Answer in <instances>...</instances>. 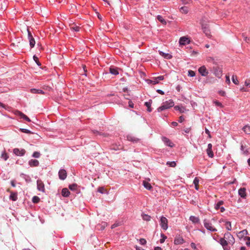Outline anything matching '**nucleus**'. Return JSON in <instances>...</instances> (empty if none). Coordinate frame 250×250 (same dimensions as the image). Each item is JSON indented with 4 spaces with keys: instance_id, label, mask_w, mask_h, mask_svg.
I'll return each instance as SVG.
<instances>
[{
    "instance_id": "c03bdc74",
    "label": "nucleus",
    "mask_w": 250,
    "mask_h": 250,
    "mask_svg": "<svg viewBox=\"0 0 250 250\" xmlns=\"http://www.w3.org/2000/svg\"><path fill=\"white\" fill-rule=\"evenodd\" d=\"M188 76L189 77H194L195 76V72L194 71L189 70L188 71Z\"/></svg>"
},
{
    "instance_id": "cd10ccee",
    "label": "nucleus",
    "mask_w": 250,
    "mask_h": 250,
    "mask_svg": "<svg viewBox=\"0 0 250 250\" xmlns=\"http://www.w3.org/2000/svg\"><path fill=\"white\" fill-rule=\"evenodd\" d=\"M203 32L205 33V34L207 36H210V33L209 31V30L208 29V26H203V28H202Z\"/></svg>"
},
{
    "instance_id": "a211bd4d",
    "label": "nucleus",
    "mask_w": 250,
    "mask_h": 250,
    "mask_svg": "<svg viewBox=\"0 0 250 250\" xmlns=\"http://www.w3.org/2000/svg\"><path fill=\"white\" fill-rule=\"evenodd\" d=\"M220 243L221 245L223 247L225 250H226L225 247L229 244V243H228L227 240L224 237V238H221L220 239Z\"/></svg>"
},
{
    "instance_id": "79ce46f5",
    "label": "nucleus",
    "mask_w": 250,
    "mask_h": 250,
    "mask_svg": "<svg viewBox=\"0 0 250 250\" xmlns=\"http://www.w3.org/2000/svg\"><path fill=\"white\" fill-rule=\"evenodd\" d=\"M77 187V185L76 184H73L70 185L69 186V189L70 190H76Z\"/></svg>"
},
{
    "instance_id": "9b49d317",
    "label": "nucleus",
    "mask_w": 250,
    "mask_h": 250,
    "mask_svg": "<svg viewBox=\"0 0 250 250\" xmlns=\"http://www.w3.org/2000/svg\"><path fill=\"white\" fill-rule=\"evenodd\" d=\"M67 176V173L65 169H61L59 172V178L62 180H64Z\"/></svg>"
},
{
    "instance_id": "c85d7f7f",
    "label": "nucleus",
    "mask_w": 250,
    "mask_h": 250,
    "mask_svg": "<svg viewBox=\"0 0 250 250\" xmlns=\"http://www.w3.org/2000/svg\"><path fill=\"white\" fill-rule=\"evenodd\" d=\"M180 11L182 13L186 14L188 12V8L187 6H183L181 7Z\"/></svg>"
},
{
    "instance_id": "f704fd0d",
    "label": "nucleus",
    "mask_w": 250,
    "mask_h": 250,
    "mask_svg": "<svg viewBox=\"0 0 250 250\" xmlns=\"http://www.w3.org/2000/svg\"><path fill=\"white\" fill-rule=\"evenodd\" d=\"M0 157H1V158L3 159L4 160L6 161L8 159V158H9V156H8V154L5 151H4L1 154Z\"/></svg>"
},
{
    "instance_id": "f257e3e1",
    "label": "nucleus",
    "mask_w": 250,
    "mask_h": 250,
    "mask_svg": "<svg viewBox=\"0 0 250 250\" xmlns=\"http://www.w3.org/2000/svg\"><path fill=\"white\" fill-rule=\"evenodd\" d=\"M174 105V104L173 101L172 100H169L168 101L164 102L162 105L159 108H158L157 110L158 112H161L162 111L173 107Z\"/></svg>"
},
{
    "instance_id": "aec40b11",
    "label": "nucleus",
    "mask_w": 250,
    "mask_h": 250,
    "mask_svg": "<svg viewBox=\"0 0 250 250\" xmlns=\"http://www.w3.org/2000/svg\"><path fill=\"white\" fill-rule=\"evenodd\" d=\"M30 92L33 94H43L44 93L42 90L35 88L31 89Z\"/></svg>"
},
{
    "instance_id": "4468645a",
    "label": "nucleus",
    "mask_w": 250,
    "mask_h": 250,
    "mask_svg": "<svg viewBox=\"0 0 250 250\" xmlns=\"http://www.w3.org/2000/svg\"><path fill=\"white\" fill-rule=\"evenodd\" d=\"M16 114L18 116H20L21 118L24 119L26 121L30 122H31L30 119L25 114L20 111H16Z\"/></svg>"
},
{
    "instance_id": "393cba45",
    "label": "nucleus",
    "mask_w": 250,
    "mask_h": 250,
    "mask_svg": "<svg viewBox=\"0 0 250 250\" xmlns=\"http://www.w3.org/2000/svg\"><path fill=\"white\" fill-rule=\"evenodd\" d=\"M143 185L144 187L148 190H150L152 188V186L150 184L146 181H143Z\"/></svg>"
},
{
    "instance_id": "f03ea898",
    "label": "nucleus",
    "mask_w": 250,
    "mask_h": 250,
    "mask_svg": "<svg viewBox=\"0 0 250 250\" xmlns=\"http://www.w3.org/2000/svg\"><path fill=\"white\" fill-rule=\"evenodd\" d=\"M224 237L227 240L228 243L232 245L235 242L233 236L229 232H227L224 234Z\"/></svg>"
},
{
    "instance_id": "09e8293b",
    "label": "nucleus",
    "mask_w": 250,
    "mask_h": 250,
    "mask_svg": "<svg viewBox=\"0 0 250 250\" xmlns=\"http://www.w3.org/2000/svg\"><path fill=\"white\" fill-rule=\"evenodd\" d=\"M148 83H152V84H156L159 83L158 80H155V78L153 80H148Z\"/></svg>"
},
{
    "instance_id": "dca6fc26",
    "label": "nucleus",
    "mask_w": 250,
    "mask_h": 250,
    "mask_svg": "<svg viewBox=\"0 0 250 250\" xmlns=\"http://www.w3.org/2000/svg\"><path fill=\"white\" fill-rule=\"evenodd\" d=\"M189 41L188 39L185 37H181L179 40V43L181 45H185L187 43H189Z\"/></svg>"
},
{
    "instance_id": "c756f323",
    "label": "nucleus",
    "mask_w": 250,
    "mask_h": 250,
    "mask_svg": "<svg viewBox=\"0 0 250 250\" xmlns=\"http://www.w3.org/2000/svg\"><path fill=\"white\" fill-rule=\"evenodd\" d=\"M17 194L16 193L11 192L10 199L12 201H15L17 200Z\"/></svg>"
},
{
    "instance_id": "ea45409f",
    "label": "nucleus",
    "mask_w": 250,
    "mask_h": 250,
    "mask_svg": "<svg viewBox=\"0 0 250 250\" xmlns=\"http://www.w3.org/2000/svg\"><path fill=\"white\" fill-rule=\"evenodd\" d=\"M167 165H168L169 167H174L176 166V164L175 162H174V161H173V162H167Z\"/></svg>"
},
{
    "instance_id": "f3484780",
    "label": "nucleus",
    "mask_w": 250,
    "mask_h": 250,
    "mask_svg": "<svg viewBox=\"0 0 250 250\" xmlns=\"http://www.w3.org/2000/svg\"><path fill=\"white\" fill-rule=\"evenodd\" d=\"M127 139L129 141H131L133 143H138L140 140L139 139L132 136H127Z\"/></svg>"
},
{
    "instance_id": "4be33fe9",
    "label": "nucleus",
    "mask_w": 250,
    "mask_h": 250,
    "mask_svg": "<svg viewBox=\"0 0 250 250\" xmlns=\"http://www.w3.org/2000/svg\"><path fill=\"white\" fill-rule=\"evenodd\" d=\"M70 194V191L66 188H64L62 190V195L64 197H68Z\"/></svg>"
},
{
    "instance_id": "0eeeda50",
    "label": "nucleus",
    "mask_w": 250,
    "mask_h": 250,
    "mask_svg": "<svg viewBox=\"0 0 250 250\" xmlns=\"http://www.w3.org/2000/svg\"><path fill=\"white\" fill-rule=\"evenodd\" d=\"M37 189L42 192L45 191L44 185L41 180H38L37 181Z\"/></svg>"
},
{
    "instance_id": "338daca9",
    "label": "nucleus",
    "mask_w": 250,
    "mask_h": 250,
    "mask_svg": "<svg viewBox=\"0 0 250 250\" xmlns=\"http://www.w3.org/2000/svg\"><path fill=\"white\" fill-rule=\"evenodd\" d=\"M184 120V118H183V117L182 116H181L179 117V122L182 123Z\"/></svg>"
},
{
    "instance_id": "6e6552de",
    "label": "nucleus",
    "mask_w": 250,
    "mask_h": 250,
    "mask_svg": "<svg viewBox=\"0 0 250 250\" xmlns=\"http://www.w3.org/2000/svg\"><path fill=\"white\" fill-rule=\"evenodd\" d=\"M198 71L203 76H207L208 74V70L204 65L200 67L198 69Z\"/></svg>"
},
{
    "instance_id": "bb28decb",
    "label": "nucleus",
    "mask_w": 250,
    "mask_h": 250,
    "mask_svg": "<svg viewBox=\"0 0 250 250\" xmlns=\"http://www.w3.org/2000/svg\"><path fill=\"white\" fill-rule=\"evenodd\" d=\"M152 101L150 100L149 102H146L145 103V105L147 107V110L148 112H150L152 111V109L151 108Z\"/></svg>"
},
{
    "instance_id": "0e129e2a",
    "label": "nucleus",
    "mask_w": 250,
    "mask_h": 250,
    "mask_svg": "<svg viewBox=\"0 0 250 250\" xmlns=\"http://www.w3.org/2000/svg\"><path fill=\"white\" fill-rule=\"evenodd\" d=\"M190 246L192 249H196V245L194 243H191L190 244Z\"/></svg>"
},
{
    "instance_id": "2f4dec72",
    "label": "nucleus",
    "mask_w": 250,
    "mask_h": 250,
    "mask_svg": "<svg viewBox=\"0 0 250 250\" xmlns=\"http://www.w3.org/2000/svg\"><path fill=\"white\" fill-rule=\"evenodd\" d=\"M243 130L246 133H247L248 134H250V125H245V126L243 127Z\"/></svg>"
},
{
    "instance_id": "7ed1b4c3",
    "label": "nucleus",
    "mask_w": 250,
    "mask_h": 250,
    "mask_svg": "<svg viewBox=\"0 0 250 250\" xmlns=\"http://www.w3.org/2000/svg\"><path fill=\"white\" fill-rule=\"evenodd\" d=\"M168 221L167 219L164 216L161 217L160 219V225L161 228L167 230L168 228Z\"/></svg>"
},
{
    "instance_id": "412c9836",
    "label": "nucleus",
    "mask_w": 250,
    "mask_h": 250,
    "mask_svg": "<svg viewBox=\"0 0 250 250\" xmlns=\"http://www.w3.org/2000/svg\"><path fill=\"white\" fill-rule=\"evenodd\" d=\"M159 53L161 56H162L163 57H164L165 58H166L167 59H170L172 57V55H170V54L165 53L162 51H160Z\"/></svg>"
},
{
    "instance_id": "4d7b16f0",
    "label": "nucleus",
    "mask_w": 250,
    "mask_h": 250,
    "mask_svg": "<svg viewBox=\"0 0 250 250\" xmlns=\"http://www.w3.org/2000/svg\"><path fill=\"white\" fill-rule=\"evenodd\" d=\"M226 82L227 83H228V84H230V81L229 75H226Z\"/></svg>"
},
{
    "instance_id": "e433bc0d",
    "label": "nucleus",
    "mask_w": 250,
    "mask_h": 250,
    "mask_svg": "<svg viewBox=\"0 0 250 250\" xmlns=\"http://www.w3.org/2000/svg\"><path fill=\"white\" fill-rule=\"evenodd\" d=\"M174 108L177 110H179L181 113H183L185 110V108L184 107H180L177 105L174 106Z\"/></svg>"
},
{
    "instance_id": "4c0bfd02",
    "label": "nucleus",
    "mask_w": 250,
    "mask_h": 250,
    "mask_svg": "<svg viewBox=\"0 0 250 250\" xmlns=\"http://www.w3.org/2000/svg\"><path fill=\"white\" fill-rule=\"evenodd\" d=\"M225 226H226V228L228 230H230L231 229V223L229 221H227L226 222V224H225Z\"/></svg>"
},
{
    "instance_id": "13d9d810",
    "label": "nucleus",
    "mask_w": 250,
    "mask_h": 250,
    "mask_svg": "<svg viewBox=\"0 0 250 250\" xmlns=\"http://www.w3.org/2000/svg\"><path fill=\"white\" fill-rule=\"evenodd\" d=\"M242 36L243 37L244 39V40L246 42H248L249 41H250V39L248 38L247 37H246L245 35V34H242Z\"/></svg>"
},
{
    "instance_id": "b1692460",
    "label": "nucleus",
    "mask_w": 250,
    "mask_h": 250,
    "mask_svg": "<svg viewBox=\"0 0 250 250\" xmlns=\"http://www.w3.org/2000/svg\"><path fill=\"white\" fill-rule=\"evenodd\" d=\"M189 220L194 224H196L199 222V219L198 217H197L194 216H191L189 217Z\"/></svg>"
},
{
    "instance_id": "de8ad7c7",
    "label": "nucleus",
    "mask_w": 250,
    "mask_h": 250,
    "mask_svg": "<svg viewBox=\"0 0 250 250\" xmlns=\"http://www.w3.org/2000/svg\"><path fill=\"white\" fill-rule=\"evenodd\" d=\"M33 59H34V60L37 63V64L39 65V66H40L41 65V63L39 62V59H38V58L35 55H34L33 56Z\"/></svg>"
},
{
    "instance_id": "5fc2aeb1",
    "label": "nucleus",
    "mask_w": 250,
    "mask_h": 250,
    "mask_svg": "<svg viewBox=\"0 0 250 250\" xmlns=\"http://www.w3.org/2000/svg\"><path fill=\"white\" fill-rule=\"evenodd\" d=\"M164 79V76H160L159 77L155 78V80H158V82H159V81H162V80H163Z\"/></svg>"
},
{
    "instance_id": "e2e57ef3",
    "label": "nucleus",
    "mask_w": 250,
    "mask_h": 250,
    "mask_svg": "<svg viewBox=\"0 0 250 250\" xmlns=\"http://www.w3.org/2000/svg\"><path fill=\"white\" fill-rule=\"evenodd\" d=\"M129 106L131 108H133L134 107V104L131 101H129L128 102Z\"/></svg>"
},
{
    "instance_id": "bf43d9fd",
    "label": "nucleus",
    "mask_w": 250,
    "mask_h": 250,
    "mask_svg": "<svg viewBox=\"0 0 250 250\" xmlns=\"http://www.w3.org/2000/svg\"><path fill=\"white\" fill-rule=\"evenodd\" d=\"M245 84L246 86H248L250 85V79H247L245 82Z\"/></svg>"
},
{
    "instance_id": "c9c22d12",
    "label": "nucleus",
    "mask_w": 250,
    "mask_h": 250,
    "mask_svg": "<svg viewBox=\"0 0 250 250\" xmlns=\"http://www.w3.org/2000/svg\"><path fill=\"white\" fill-rule=\"evenodd\" d=\"M224 204V202L223 201H219L215 206V208L216 210L219 209L221 207L220 206Z\"/></svg>"
},
{
    "instance_id": "39448f33",
    "label": "nucleus",
    "mask_w": 250,
    "mask_h": 250,
    "mask_svg": "<svg viewBox=\"0 0 250 250\" xmlns=\"http://www.w3.org/2000/svg\"><path fill=\"white\" fill-rule=\"evenodd\" d=\"M214 74L218 78H220L222 76V68L219 66H215L213 67Z\"/></svg>"
},
{
    "instance_id": "49530a36",
    "label": "nucleus",
    "mask_w": 250,
    "mask_h": 250,
    "mask_svg": "<svg viewBox=\"0 0 250 250\" xmlns=\"http://www.w3.org/2000/svg\"><path fill=\"white\" fill-rule=\"evenodd\" d=\"M20 130L22 132H23V133H27V134H31L32 133L31 132V131H30V130H28V129H24V128H21L20 129Z\"/></svg>"
},
{
    "instance_id": "864d4df0",
    "label": "nucleus",
    "mask_w": 250,
    "mask_h": 250,
    "mask_svg": "<svg viewBox=\"0 0 250 250\" xmlns=\"http://www.w3.org/2000/svg\"><path fill=\"white\" fill-rule=\"evenodd\" d=\"M98 192H99L101 193H104V191H105V190L104 189V188L100 187L98 188Z\"/></svg>"
},
{
    "instance_id": "58836bf2",
    "label": "nucleus",
    "mask_w": 250,
    "mask_h": 250,
    "mask_svg": "<svg viewBox=\"0 0 250 250\" xmlns=\"http://www.w3.org/2000/svg\"><path fill=\"white\" fill-rule=\"evenodd\" d=\"M232 81L233 82V83H235V84H239V82L237 80V78L236 77V76H234V75H233L232 77Z\"/></svg>"
},
{
    "instance_id": "9d476101",
    "label": "nucleus",
    "mask_w": 250,
    "mask_h": 250,
    "mask_svg": "<svg viewBox=\"0 0 250 250\" xmlns=\"http://www.w3.org/2000/svg\"><path fill=\"white\" fill-rule=\"evenodd\" d=\"M13 152L17 156H23L25 153V150L24 149H19L16 148L13 149Z\"/></svg>"
},
{
    "instance_id": "052dcab7",
    "label": "nucleus",
    "mask_w": 250,
    "mask_h": 250,
    "mask_svg": "<svg viewBox=\"0 0 250 250\" xmlns=\"http://www.w3.org/2000/svg\"><path fill=\"white\" fill-rule=\"evenodd\" d=\"M214 103L217 106H220V107H223L222 104L221 103H220L219 102H218V101H215Z\"/></svg>"
},
{
    "instance_id": "680f3d73",
    "label": "nucleus",
    "mask_w": 250,
    "mask_h": 250,
    "mask_svg": "<svg viewBox=\"0 0 250 250\" xmlns=\"http://www.w3.org/2000/svg\"><path fill=\"white\" fill-rule=\"evenodd\" d=\"M241 150L244 151V154H246L248 152V150H244V146L243 145L241 146Z\"/></svg>"
},
{
    "instance_id": "8fccbe9b",
    "label": "nucleus",
    "mask_w": 250,
    "mask_h": 250,
    "mask_svg": "<svg viewBox=\"0 0 250 250\" xmlns=\"http://www.w3.org/2000/svg\"><path fill=\"white\" fill-rule=\"evenodd\" d=\"M140 243L141 245H145L146 243V241L145 239L141 238L139 240Z\"/></svg>"
},
{
    "instance_id": "3c124183",
    "label": "nucleus",
    "mask_w": 250,
    "mask_h": 250,
    "mask_svg": "<svg viewBox=\"0 0 250 250\" xmlns=\"http://www.w3.org/2000/svg\"><path fill=\"white\" fill-rule=\"evenodd\" d=\"M40 156V153L38 152H34L33 154V157L35 158H39Z\"/></svg>"
},
{
    "instance_id": "6e6d98bb",
    "label": "nucleus",
    "mask_w": 250,
    "mask_h": 250,
    "mask_svg": "<svg viewBox=\"0 0 250 250\" xmlns=\"http://www.w3.org/2000/svg\"><path fill=\"white\" fill-rule=\"evenodd\" d=\"M245 239L247 240V241L246 242V245L248 246H250V237H246Z\"/></svg>"
},
{
    "instance_id": "473e14b6",
    "label": "nucleus",
    "mask_w": 250,
    "mask_h": 250,
    "mask_svg": "<svg viewBox=\"0 0 250 250\" xmlns=\"http://www.w3.org/2000/svg\"><path fill=\"white\" fill-rule=\"evenodd\" d=\"M199 179L197 178H195L193 180V184L195 185V188L196 190L199 189Z\"/></svg>"
},
{
    "instance_id": "69168bd1",
    "label": "nucleus",
    "mask_w": 250,
    "mask_h": 250,
    "mask_svg": "<svg viewBox=\"0 0 250 250\" xmlns=\"http://www.w3.org/2000/svg\"><path fill=\"white\" fill-rule=\"evenodd\" d=\"M157 92L158 93L160 94H162V95H164V91H163L162 90H160V89H158V90H157Z\"/></svg>"
},
{
    "instance_id": "7c9ffc66",
    "label": "nucleus",
    "mask_w": 250,
    "mask_h": 250,
    "mask_svg": "<svg viewBox=\"0 0 250 250\" xmlns=\"http://www.w3.org/2000/svg\"><path fill=\"white\" fill-rule=\"evenodd\" d=\"M158 20L160 21L163 24L166 25L167 24V22L163 18L162 16L160 15H158L157 16Z\"/></svg>"
},
{
    "instance_id": "2eb2a0df",
    "label": "nucleus",
    "mask_w": 250,
    "mask_h": 250,
    "mask_svg": "<svg viewBox=\"0 0 250 250\" xmlns=\"http://www.w3.org/2000/svg\"><path fill=\"white\" fill-rule=\"evenodd\" d=\"M184 242V239L180 236L176 237L174 241V243L175 245H180L183 244Z\"/></svg>"
},
{
    "instance_id": "f8f14e48",
    "label": "nucleus",
    "mask_w": 250,
    "mask_h": 250,
    "mask_svg": "<svg viewBox=\"0 0 250 250\" xmlns=\"http://www.w3.org/2000/svg\"><path fill=\"white\" fill-rule=\"evenodd\" d=\"M212 144H209L208 145V148L207 149V153L208 156L210 158H212L214 156L213 152L212 150Z\"/></svg>"
},
{
    "instance_id": "5701e85b",
    "label": "nucleus",
    "mask_w": 250,
    "mask_h": 250,
    "mask_svg": "<svg viewBox=\"0 0 250 250\" xmlns=\"http://www.w3.org/2000/svg\"><path fill=\"white\" fill-rule=\"evenodd\" d=\"M247 234H248V231L246 229H244V230L239 232L237 236L239 238H242V237H243L245 235H247Z\"/></svg>"
},
{
    "instance_id": "a18cd8bd",
    "label": "nucleus",
    "mask_w": 250,
    "mask_h": 250,
    "mask_svg": "<svg viewBox=\"0 0 250 250\" xmlns=\"http://www.w3.org/2000/svg\"><path fill=\"white\" fill-rule=\"evenodd\" d=\"M161 236L162 238L160 240V242L161 243H163L165 241L166 239H167V236H166L164 234H161Z\"/></svg>"
},
{
    "instance_id": "774afa93",
    "label": "nucleus",
    "mask_w": 250,
    "mask_h": 250,
    "mask_svg": "<svg viewBox=\"0 0 250 250\" xmlns=\"http://www.w3.org/2000/svg\"><path fill=\"white\" fill-rule=\"evenodd\" d=\"M190 131V128H187L184 129V131L186 133H189Z\"/></svg>"
},
{
    "instance_id": "ddd939ff",
    "label": "nucleus",
    "mask_w": 250,
    "mask_h": 250,
    "mask_svg": "<svg viewBox=\"0 0 250 250\" xmlns=\"http://www.w3.org/2000/svg\"><path fill=\"white\" fill-rule=\"evenodd\" d=\"M246 189L245 188H240L238 190L239 195L243 198H246L247 196Z\"/></svg>"
},
{
    "instance_id": "a878e982",
    "label": "nucleus",
    "mask_w": 250,
    "mask_h": 250,
    "mask_svg": "<svg viewBox=\"0 0 250 250\" xmlns=\"http://www.w3.org/2000/svg\"><path fill=\"white\" fill-rule=\"evenodd\" d=\"M39 164V162L37 160H31L29 161V165L31 167H37Z\"/></svg>"
},
{
    "instance_id": "72a5a7b5",
    "label": "nucleus",
    "mask_w": 250,
    "mask_h": 250,
    "mask_svg": "<svg viewBox=\"0 0 250 250\" xmlns=\"http://www.w3.org/2000/svg\"><path fill=\"white\" fill-rule=\"evenodd\" d=\"M142 218L144 220L148 221L150 220L151 217L150 216L146 214H143L142 215Z\"/></svg>"
},
{
    "instance_id": "20e7f679",
    "label": "nucleus",
    "mask_w": 250,
    "mask_h": 250,
    "mask_svg": "<svg viewBox=\"0 0 250 250\" xmlns=\"http://www.w3.org/2000/svg\"><path fill=\"white\" fill-rule=\"evenodd\" d=\"M204 225L205 227L208 230L212 231H216V229L214 228L213 226H212V224L209 223L208 221L207 220H204Z\"/></svg>"
},
{
    "instance_id": "6ab92c4d",
    "label": "nucleus",
    "mask_w": 250,
    "mask_h": 250,
    "mask_svg": "<svg viewBox=\"0 0 250 250\" xmlns=\"http://www.w3.org/2000/svg\"><path fill=\"white\" fill-rule=\"evenodd\" d=\"M109 71L110 73L113 75H117L119 74V72L118 70V68L114 67H111L109 68Z\"/></svg>"
},
{
    "instance_id": "1a4fd4ad",
    "label": "nucleus",
    "mask_w": 250,
    "mask_h": 250,
    "mask_svg": "<svg viewBox=\"0 0 250 250\" xmlns=\"http://www.w3.org/2000/svg\"><path fill=\"white\" fill-rule=\"evenodd\" d=\"M162 139L166 145L170 147H173V143L169 139L166 137H163Z\"/></svg>"
},
{
    "instance_id": "423d86ee",
    "label": "nucleus",
    "mask_w": 250,
    "mask_h": 250,
    "mask_svg": "<svg viewBox=\"0 0 250 250\" xmlns=\"http://www.w3.org/2000/svg\"><path fill=\"white\" fill-rule=\"evenodd\" d=\"M27 32H28V37L29 40V44L31 48L33 47L35 44V41L32 36L31 33L29 30L28 29H27Z\"/></svg>"
},
{
    "instance_id": "603ef678",
    "label": "nucleus",
    "mask_w": 250,
    "mask_h": 250,
    "mask_svg": "<svg viewBox=\"0 0 250 250\" xmlns=\"http://www.w3.org/2000/svg\"><path fill=\"white\" fill-rule=\"evenodd\" d=\"M71 29H72L73 30H74L75 31L78 32L80 30V27L77 26H74L71 27Z\"/></svg>"
},
{
    "instance_id": "37998d69",
    "label": "nucleus",
    "mask_w": 250,
    "mask_h": 250,
    "mask_svg": "<svg viewBox=\"0 0 250 250\" xmlns=\"http://www.w3.org/2000/svg\"><path fill=\"white\" fill-rule=\"evenodd\" d=\"M40 199L39 197H38L37 196H35L32 198V202L34 203H37L40 201Z\"/></svg>"
},
{
    "instance_id": "a19ab883",
    "label": "nucleus",
    "mask_w": 250,
    "mask_h": 250,
    "mask_svg": "<svg viewBox=\"0 0 250 250\" xmlns=\"http://www.w3.org/2000/svg\"><path fill=\"white\" fill-rule=\"evenodd\" d=\"M201 26H202V28H203V26H206V27L208 26V24L207 23V21H206L204 19L202 20V21H201Z\"/></svg>"
}]
</instances>
